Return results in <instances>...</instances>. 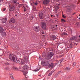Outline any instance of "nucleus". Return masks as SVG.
<instances>
[{
    "label": "nucleus",
    "mask_w": 80,
    "mask_h": 80,
    "mask_svg": "<svg viewBox=\"0 0 80 80\" xmlns=\"http://www.w3.org/2000/svg\"><path fill=\"white\" fill-rule=\"evenodd\" d=\"M57 26H58L57 25H56V27H57Z\"/></svg>",
    "instance_id": "nucleus-44"
},
{
    "label": "nucleus",
    "mask_w": 80,
    "mask_h": 80,
    "mask_svg": "<svg viewBox=\"0 0 80 80\" xmlns=\"http://www.w3.org/2000/svg\"><path fill=\"white\" fill-rule=\"evenodd\" d=\"M4 29L2 27H0V33L2 32V31H3Z\"/></svg>",
    "instance_id": "nucleus-18"
},
{
    "label": "nucleus",
    "mask_w": 80,
    "mask_h": 80,
    "mask_svg": "<svg viewBox=\"0 0 80 80\" xmlns=\"http://www.w3.org/2000/svg\"><path fill=\"white\" fill-rule=\"evenodd\" d=\"M49 2H50L49 0H46L43 2V3L44 5H46V4H48L49 3Z\"/></svg>",
    "instance_id": "nucleus-11"
},
{
    "label": "nucleus",
    "mask_w": 80,
    "mask_h": 80,
    "mask_svg": "<svg viewBox=\"0 0 80 80\" xmlns=\"http://www.w3.org/2000/svg\"><path fill=\"white\" fill-rule=\"evenodd\" d=\"M6 64H7V65H9V63H6Z\"/></svg>",
    "instance_id": "nucleus-40"
},
{
    "label": "nucleus",
    "mask_w": 80,
    "mask_h": 80,
    "mask_svg": "<svg viewBox=\"0 0 80 80\" xmlns=\"http://www.w3.org/2000/svg\"><path fill=\"white\" fill-rule=\"evenodd\" d=\"M62 17L64 18H66V16H64V15H62Z\"/></svg>",
    "instance_id": "nucleus-34"
},
{
    "label": "nucleus",
    "mask_w": 80,
    "mask_h": 80,
    "mask_svg": "<svg viewBox=\"0 0 80 80\" xmlns=\"http://www.w3.org/2000/svg\"><path fill=\"white\" fill-rule=\"evenodd\" d=\"M7 21V20L6 18H3L2 19V22L3 23H5Z\"/></svg>",
    "instance_id": "nucleus-13"
},
{
    "label": "nucleus",
    "mask_w": 80,
    "mask_h": 80,
    "mask_svg": "<svg viewBox=\"0 0 80 80\" xmlns=\"http://www.w3.org/2000/svg\"><path fill=\"white\" fill-rule=\"evenodd\" d=\"M76 65V63L75 62H73L72 63V66L73 67H75V65Z\"/></svg>",
    "instance_id": "nucleus-26"
},
{
    "label": "nucleus",
    "mask_w": 80,
    "mask_h": 80,
    "mask_svg": "<svg viewBox=\"0 0 80 80\" xmlns=\"http://www.w3.org/2000/svg\"><path fill=\"white\" fill-rule=\"evenodd\" d=\"M16 63H18L20 62V60L19 59H17L16 60Z\"/></svg>",
    "instance_id": "nucleus-23"
},
{
    "label": "nucleus",
    "mask_w": 80,
    "mask_h": 80,
    "mask_svg": "<svg viewBox=\"0 0 80 80\" xmlns=\"http://www.w3.org/2000/svg\"><path fill=\"white\" fill-rule=\"evenodd\" d=\"M74 45H77V44H76V43H74Z\"/></svg>",
    "instance_id": "nucleus-39"
},
{
    "label": "nucleus",
    "mask_w": 80,
    "mask_h": 80,
    "mask_svg": "<svg viewBox=\"0 0 80 80\" xmlns=\"http://www.w3.org/2000/svg\"><path fill=\"white\" fill-rule=\"evenodd\" d=\"M58 1H59L60 0H57Z\"/></svg>",
    "instance_id": "nucleus-46"
},
{
    "label": "nucleus",
    "mask_w": 80,
    "mask_h": 80,
    "mask_svg": "<svg viewBox=\"0 0 80 80\" xmlns=\"http://www.w3.org/2000/svg\"><path fill=\"white\" fill-rule=\"evenodd\" d=\"M23 8H24V10L25 12H26L28 10V7L27 5H25L23 7Z\"/></svg>",
    "instance_id": "nucleus-9"
},
{
    "label": "nucleus",
    "mask_w": 80,
    "mask_h": 80,
    "mask_svg": "<svg viewBox=\"0 0 80 80\" xmlns=\"http://www.w3.org/2000/svg\"><path fill=\"white\" fill-rule=\"evenodd\" d=\"M50 67L51 68H53V63L50 64L49 65V68H50Z\"/></svg>",
    "instance_id": "nucleus-16"
},
{
    "label": "nucleus",
    "mask_w": 80,
    "mask_h": 80,
    "mask_svg": "<svg viewBox=\"0 0 80 80\" xmlns=\"http://www.w3.org/2000/svg\"><path fill=\"white\" fill-rule=\"evenodd\" d=\"M1 44V43H0V44Z\"/></svg>",
    "instance_id": "nucleus-53"
},
{
    "label": "nucleus",
    "mask_w": 80,
    "mask_h": 80,
    "mask_svg": "<svg viewBox=\"0 0 80 80\" xmlns=\"http://www.w3.org/2000/svg\"><path fill=\"white\" fill-rule=\"evenodd\" d=\"M19 68L21 70L22 72H23V75H24L25 76L28 73V66H27V65H24L22 67L20 66Z\"/></svg>",
    "instance_id": "nucleus-1"
},
{
    "label": "nucleus",
    "mask_w": 80,
    "mask_h": 80,
    "mask_svg": "<svg viewBox=\"0 0 80 80\" xmlns=\"http://www.w3.org/2000/svg\"><path fill=\"white\" fill-rule=\"evenodd\" d=\"M60 63H62V62H63V60H60Z\"/></svg>",
    "instance_id": "nucleus-38"
},
{
    "label": "nucleus",
    "mask_w": 80,
    "mask_h": 80,
    "mask_svg": "<svg viewBox=\"0 0 80 80\" xmlns=\"http://www.w3.org/2000/svg\"><path fill=\"white\" fill-rule=\"evenodd\" d=\"M55 72V71H52L50 72L49 73L48 75V76L49 77H50V76L51 75H52V73H53V72Z\"/></svg>",
    "instance_id": "nucleus-15"
},
{
    "label": "nucleus",
    "mask_w": 80,
    "mask_h": 80,
    "mask_svg": "<svg viewBox=\"0 0 80 80\" xmlns=\"http://www.w3.org/2000/svg\"><path fill=\"white\" fill-rule=\"evenodd\" d=\"M76 39H77V38L75 37H72L70 38V40H75Z\"/></svg>",
    "instance_id": "nucleus-14"
},
{
    "label": "nucleus",
    "mask_w": 80,
    "mask_h": 80,
    "mask_svg": "<svg viewBox=\"0 0 80 80\" xmlns=\"http://www.w3.org/2000/svg\"><path fill=\"white\" fill-rule=\"evenodd\" d=\"M74 14H75V12H74V13L72 14V15H74Z\"/></svg>",
    "instance_id": "nucleus-41"
},
{
    "label": "nucleus",
    "mask_w": 80,
    "mask_h": 80,
    "mask_svg": "<svg viewBox=\"0 0 80 80\" xmlns=\"http://www.w3.org/2000/svg\"><path fill=\"white\" fill-rule=\"evenodd\" d=\"M33 3L35 5H38V3L37 2H36V3Z\"/></svg>",
    "instance_id": "nucleus-32"
},
{
    "label": "nucleus",
    "mask_w": 80,
    "mask_h": 80,
    "mask_svg": "<svg viewBox=\"0 0 80 80\" xmlns=\"http://www.w3.org/2000/svg\"><path fill=\"white\" fill-rule=\"evenodd\" d=\"M65 70H70V69L69 68H64Z\"/></svg>",
    "instance_id": "nucleus-21"
},
{
    "label": "nucleus",
    "mask_w": 80,
    "mask_h": 80,
    "mask_svg": "<svg viewBox=\"0 0 80 80\" xmlns=\"http://www.w3.org/2000/svg\"><path fill=\"white\" fill-rule=\"evenodd\" d=\"M48 62L47 61H42V64L44 66H47L49 64Z\"/></svg>",
    "instance_id": "nucleus-5"
},
{
    "label": "nucleus",
    "mask_w": 80,
    "mask_h": 80,
    "mask_svg": "<svg viewBox=\"0 0 80 80\" xmlns=\"http://www.w3.org/2000/svg\"><path fill=\"white\" fill-rule=\"evenodd\" d=\"M60 73H61V72L60 71L58 72L57 73L58 75H59L60 74Z\"/></svg>",
    "instance_id": "nucleus-27"
},
{
    "label": "nucleus",
    "mask_w": 80,
    "mask_h": 80,
    "mask_svg": "<svg viewBox=\"0 0 80 80\" xmlns=\"http://www.w3.org/2000/svg\"><path fill=\"white\" fill-rule=\"evenodd\" d=\"M10 77L12 79H13V76L12 75H11L10 76Z\"/></svg>",
    "instance_id": "nucleus-33"
},
{
    "label": "nucleus",
    "mask_w": 80,
    "mask_h": 80,
    "mask_svg": "<svg viewBox=\"0 0 80 80\" xmlns=\"http://www.w3.org/2000/svg\"><path fill=\"white\" fill-rule=\"evenodd\" d=\"M10 59L11 60H12L13 62H15L16 60H15V55L13 54H11L9 56Z\"/></svg>",
    "instance_id": "nucleus-3"
},
{
    "label": "nucleus",
    "mask_w": 80,
    "mask_h": 80,
    "mask_svg": "<svg viewBox=\"0 0 80 80\" xmlns=\"http://www.w3.org/2000/svg\"><path fill=\"white\" fill-rule=\"evenodd\" d=\"M36 10V9L35 8L34 9V10Z\"/></svg>",
    "instance_id": "nucleus-45"
},
{
    "label": "nucleus",
    "mask_w": 80,
    "mask_h": 80,
    "mask_svg": "<svg viewBox=\"0 0 80 80\" xmlns=\"http://www.w3.org/2000/svg\"><path fill=\"white\" fill-rule=\"evenodd\" d=\"M78 73H80V69L78 70Z\"/></svg>",
    "instance_id": "nucleus-36"
},
{
    "label": "nucleus",
    "mask_w": 80,
    "mask_h": 80,
    "mask_svg": "<svg viewBox=\"0 0 80 80\" xmlns=\"http://www.w3.org/2000/svg\"><path fill=\"white\" fill-rule=\"evenodd\" d=\"M79 16H80V14L79 15Z\"/></svg>",
    "instance_id": "nucleus-52"
},
{
    "label": "nucleus",
    "mask_w": 80,
    "mask_h": 80,
    "mask_svg": "<svg viewBox=\"0 0 80 80\" xmlns=\"http://www.w3.org/2000/svg\"><path fill=\"white\" fill-rule=\"evenodd\" d=\"M56 7H58V6H57Z\"/></svg>",
    "instance_id": "nucleus-47"
},
{
    "label": "nucleus",
    "mask_w": 80,
    "mask_h": 80,
    "mask_svg": "<svg viewBox=\"0 0 80 80\" xmlns=\"http://www.w3.org/2000/svg\"><path fill=\"white\" fill-rule=\"evenodd\" d=\"M6 10V8H4L3 10V12H5Z\"/></svg>",
    "instance_id": "nucleus-37"
},
{
    "label": "nucleus",
    "mask_w": 80,
    "mask_h": 80,
    "mask_svg": "<svg viewBox=\"0 0 80 80\" xmlns=\"http://www.w3.org/2000/svg\"><path fill=\"white\" fill-rule=\"evenodd\" d=\"M12 2L14 3H16V1L13 0L12 1Z\"/></svg>",
    "instance_id": "nucleus-35"
},
{
    "label": "nucleus",
    "mask_w": 80,
    "mask_h": 80,
    "mask_svg": "<svg viewBox=\"0 0 80 80\" xmlns=\"http://www.w3.org/2000/svg\"><path fill=\"white\" fill-rule=\"evenodd\" d=\"M56 39V37L54 35H53L52 36V40H55V39Z\"/></svg>",
    "instance_id": "nucleus-17"
},
{
    "label": "nucleus",
    "mask_w": 80,
    "mask_h": 80,
    "mask_svg": "<svg viewBox=\"0 0 80 80\" xmlns=\"http://www.w3.org/2000/svg\"><path fill=\"white\" fill-rule=\"evenodd\" d=\"M9 10L10 12H13V11L15 10V7L14 6L11 7H10Z\"/></svg>",
    "instance_id": "nucleus-10"
},
{
    "label": "nucleus",
    "mask_w": 80,
    "mask_h": 80,
    "mask_svg": "<svg viewBox=\"0 0 80 80\" xmlns=\"http://www.w3.org/2000/svg\"><path fill=\"white\" fill-rule=\"evenodd\" d=\"M42 42H44L46 40V38H42Z\"/></svg>",
    "instance_id": "nucleus-20"
},
{
    "label": "nucleus",
    "mask_w": 80,
    "mask_h": 80,
    "mask_svg": "<svg viewBox=\"0 0 80 80\" xmlns=\"http://www.w3.org/2000/svg\"><path fill=\"white\" fill-rule=\"evenodd\" d=\"M51 17H53V15H51Z\"/></svg>",
    "instance_id": "nucleus-42"
},
{
    "label": "nucleus",
    "mask_w": 80,
    "mask_h": 80,
    "mask_svg": "<svg viewBox=\"0 0 80 80\" xmlns=\"http://www.w3.org/2000/svg\"><path fill=\"white\" fill-rule=\"evenodd\" d=\"M41 27L43 29H46V23L45 22H42L41 24Z\"/></svg>",
    "instance_id": "nucleus-7"
},
{
    "label": "nucleus",
    "mask_w": 80,
    "mask_h": 80,
    "mask_svg": "<svg viewBox=\"0 0 80 80\" xmlns=\"http://www.w3.org/2000/svg\"><path fill=\"white\" fill-rule=\"evenodd\" d=\"M53 54L52 52H50L46 56V59H47V60H50V59H51V58H52V57L53 56Z\"/></svg>",
    "instance_id": "nucleus-2"
},
{
    "label": "nucleus",
    "mask_w": 80,
    "mask_h": 80,
    "mask_svg": "<svg viewBox=\"0 0 80 80\" xmlns=\"http://www.w3.org/2000/svg\"><path fill=\"white\" fill-rule=\"evenodd\" d=\"M13 69H14V70H18V68L16 67L14 68Z\"/></svg>",
    "instance_id": "nucleus-31"
},
{
    "label": "nucleus",
    "mask_w": 80,
    "mask_h": 80,
    "mask_svg": "<svg viewBox=\"0 0 80 80\" xmlns=\"http://www.w3.org/2000/svg\"><path fill=\"white\" fill-rule=\"evenodd\" d=\"M41 35H43V36H44V32H41Z\"/></svg>",
    "instance_id": "nucleus-28"
},
{
    "label": "nucleus",
    "mask_w": 80,
    "mask_h": 80,
    "mask_svg": "<svg viewBox=\"0 0 80 80\" xmlns=\"http://www.w3.org/2000/svg\"><path fill=\"white\" fill-rule=\"evenodd\" d=\"M39 17L40 19H43V13H40L39 14Z\"/></svg>",
    "instance_id": "nucleus-12"
},
{
    "label": "nucleus",
    "mask_w": 80,
    "mask_h": 80,
    "mask_svg": "<svg viewBox=\"0 0 80 80\" xmlns=\"http://www.w3.org/2000/svg\"><path fill=\"white\" fill-rule=\"evenodd\" d=\"M80 25V24L79 23V22H77L75 24V26H76V27H78V26H79V25Z\"/></svg>",
    "instance_id": "nucleus-19"
},
{
    "label": "nucleus",
    "mask_w": 80,
    "mask_h": 80,
    "mask_svg": "<svg viewBox=\"0 0 80 80\" xmlns=\"http://www.w3.org/2000/svg\"><path fill=\"white\" fill-rule=\"evenodd\" d=\"M69 7L68 6H67V7Z\"/></svg>",
    "instance_id": "nucleus-48"
},
{
    "label": "nucleus",
    "mask_w": 80,
    "mask_h": 80,
    "mask_svg": "<svg viewBox=\"0 0 80 80\" xmlns=\"http://www.w3.org/2000/svg\"><path fill=\"white\" fill-rule=\"evenodd\" d=\"M24 59V62H23V60H21V63L22 64H23V63H25V62H28V57H24L23 58Z\"/></svg>",
    "instance_id": "nucleus-4"
},
{
    "label": "nucleus",
    "mask_w": 80,
    "mask_h": 80,
    "mask_svg": "<svg viewBox=\"0 0 80 80\" xmlns=\"http://www.w3.org/2000/svg\"><path fill=\"white\" fill-rule=\"evenodd\" d=\"M15 16H17V15H16Z\"/></svg>",
    "instance_id": "nucleus-50"
},
{
    "label": "nucleus",
    "mask_w": 80,
    "mask_h": 80,
    "mask_svg": "<svg viewBox=\"0 0 80 80\" xmlns=\"http://www.w3.org/2000/svg\"><path fill=\"white\" fill-rule=\"evenodd\" d=\"M9 22L10 23H15V19L14 18L11 19H10Z\"/></svg>",
    "instance_id": "nucleus-8"
},
{
    "label": "nucleus",
    "mask_w": 80,
    "mask_h": 80,
    "mask_svg": "<svg viewBox=\"0 0 80 80\" xmlns=\"http://www.w3.org/2000/svg\"><path fill=\"white\" fill-rule=\"evenodd\" d=\"M56 7V6H55V7Z\"/></svg>",
    "instance_id": "nucleus-51"
},
{
    "label": "nucleus",
    "mask_w": 80,
    "mask_h": 80,
    "mask_svg": "<svg viewBox=\"0 0 80 80\" xmlns=\"http://www.w3.org/2000/svg\"><path fill=\"white\" fill-rule=\"evenodd\" d=\"M39 70H40V68L38 69H35L34 72H38V71Z\"/></svg>",
    "instance_id": "nucleus-29"
},
{
    "label": "nucleus",
    "mask_w": 80,
    "mask_h": 80,
    "mask_svg": "<svg viewBox=\"0 0 80 80\" xmlns=\"http://www.w3.org/2000/svg\"><path fill=\"white\" fill-rule=\"evenodd\" d=\"M29 19L30 20H33V17L31 16L29 18Z\"/></svg>",
    "instance_id": "nucleus-22"
},
{
    "label": "nucleus",
    "mask_w": 80,
    "mask_h": 80,
    "mask_svg": "<svg viewBox=\"0 0 80 80\" xmlns=\"http://www.w3.org/2000/svg\"><path fill=\"white\" fill-rule=\"evenodd\" d=\"M79 38H80V35H79Z\"/></svg>",
    "instance_id": "nucleus-43"
},
{
    "label": "nucleus",
    "mask_w": 80,
    "mask_h": 80,
    "mask_svg": "<svg viewBox=\"0 0 80 80\" xmlns=\"http://www.w3.org/2000/svg\"><path fill=\"white\" fill-rule=\"evenodd\" d=\"M69 48H73V46L72 45V44H71L70 45Z\"/></svg>",
    "instance_id": "nucleus-25"
},
{
    "label": "nucleus",
    "mask_w": 80,
    "mask_h": 80,
    "mask_svg": "<svg viewBox=\"0 0 80 80\" xmlns=\"http://www.w3.org/2000/svg\"><path fill=\"white\" fill-rule=\"evenodd\" d=\"M33 29L36 32H38L40 31V28L38 27H35L33 28Z\"/></svg>",
    "instance_id": "nucleus-6"
},
{
    "label": "nucleus",
    "mask_w": 80,
    "mask_h": 80,
    "mask_svg": "<svg viewBox=\"0 0 80 80\" xmlns=\"http://www.w3.org/2000/svg\"><path fill=\"white\" fill-rule=\"evenodd\" d=\"M62 22H66L65 21V20L64 19H62L61 20Z\"/></svg>",
    "instance_id": "nucleus-30"
},
{
    "label": "nucleus",
    "mask_w": 80,
    "mask_h": 80,
    "mask_svg": "<svg viewBox=\"0 0 80 80\" xmlns=\"http://www.w3.org/2000/svg\"><path fill=\"white\" fill-rule=\"evenodd\" d=\"M58 5H60V4H58Z\"/></svg>",
    "instance_id": "nucleus-49"
},
{
    "label": "nucleus",
    "mask_w": 80,
    "mask_h": 80,
    "mask_svg": "<svg viewBox=\"0 0 80 80\" xmlns=\"http://www.w3.org/2000/svg\"><path fill=\"white\" fill-rule=\"evenodd\" d=\"M62 35H67V33L65 32H63V33L62 34Z\"/></svg>",
    "instance_id": "nucleus-24"
}]
</instances>
